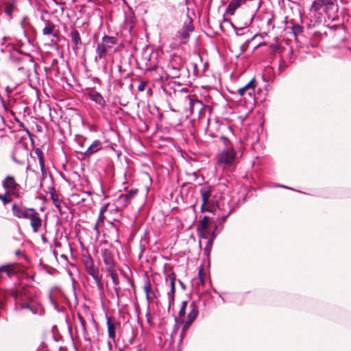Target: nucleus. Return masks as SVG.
Listing matches in <instances>:
<instances>
[{"label":"nucleus","mask_w":351,"mask_h":351,"mask_svg":"<svg viewBox=\"0 0 351 351\" xmlns=\"http://www.w3.org/2000/svg\"><path fill=\"white\" fill-rule=\"evenodd\" d=\"M10 294L14 298L16 311H21L27 309L32 314L40 313V307L27 295L25 291L19 292L13 288L10 290Z\"/></svg>","instance_id":"1"},{"label":"nucleus","mask_w":351,"mask_h":351,"mask_svg":"<svg viewBox=\"0 0 351 351\" xmlns=\"http://www.w3.org/2000/svg\"><path fill=\"white\" fill-rule=\"evenodd\" d=\"M213 188L209 185H204L199 189L202 198L201 213L209 212L215 214L219 210V204L215 195L212 194Z\"/></svg>","instance_id":"2"},{"label":"nucleus","mask_w":351,"mask_h":351,"mask_svg":"<svg viewBox=\"0 0 351 351\" xmlns=\"http://www.w3.org/2000/svg\"><path fill=\"white\" fill-rule=\"evenodd\" d=\"M315 12L322 10L329 19H334L338 11L337 0H315L311 6Z\"/></svg>","instance_id":"3"},{"label":"nucleus","mask_w":351,"mask_h":351,"mask_svg":"<svg viewBox=\"0 0 351 351\" xmlns=\"http://www.w3.org/2000/svg\"><path fill=\"white\" fill-rule=\"evenodd\" d=\"M212 221V218L204 216L199 221L197 227V231L202 238L207 239L208 241H213L215 239L217 232H219L218 227L214 225L213 227H209V224Z\"/></svg>","instance_id":"4"},{"label":"nucleus","mask_w":351,"mask_h":351,"mask_svg":"<svg viewBox=\"0 0 351 351\" xmlns=\"http://www.w3.org/2000/svg\"><path fill=\"white\" fill-rule=\"evenodd\" d=\"M237 152L234 148L223 149L217 156V165L223 169L234 165Z\"/></svg>","instance_id":"5"},{"label":"nucleus","mask_w":351,"mask_h":351,"mask_svg":"<svg viewBox=\"0 0 351 351\" xmlns=\"http://www.w3.org/2000/svg\"><path fill=\"white\" fill-rule=\"evenodd\" d=\"M83 262L86 272L90 275L98 286L101 285V275L99 269L95 267L93 259L90 256H84Z\"/></svg>","instance_id":"6"},{"label":"nucleus","mask_w":351,"mask_h":351,"mask_svg":"<svg viewBox=\"0 0 351 351\" xmlns=\"http://www.w3.org/2000/svg\"><path fill=\"white\" fill-rule=\"evenodd\" d=\"M2 186L6 191V194L16 195L21 189L19 184L11 176H7L2 181Z\"/></svg>","instance_id":"7"},{"label":"nucleus","mask_w":351,"mask_h":351,"mask_svg":"<svg viewBox=\"0 0 351 351\" xmlns=\"http://www.w3.org/2000/svg\"><path fill=\"white\" fill-rule=\"evenodd\" d=\"M244 8L241 10L252 21L261 7L260 0H246Z\"/></svg>","instance_id":"8"},{"label":"nucleus","mask_w":351,"mask_h":351,"mask_svg":"<svg viewBox=\"0 0 351 351\" xmlns=\"http://www.w3.org/2000/svg\"><path fill=\"white\" fill-rule=\"evenodd\" d=\"M25 219H28L30 222L31 227L34 232H38L42 227L43 220L40 213L34 208L29 210Z\"/></svg>","instance_id":"9"},{"label":"nucleus","mask_w":351,"mask_h":351,"mask_svg":"<svg viewBox=\"0 0 351 351\" xmlns=\"http://www.w3.org/2000/svg\"><path fill=\"white\" fill-rule=\"evenodd\" d=\"M198 313L199 311L197 305L195 304V302H192L190 304V312L187 315V319L184 323L182 327V335L186 332V330L189 328L192 323L195 321L198 315Z\"/></svg>","instance_id":"10"},{"label":"nucleus","mask_w":351,"mask_h":351,"mask_svg":"<svg viewBox=\"0 0 351 351\" xmlns=\"http://www.w3.org/2000/svg\"><path fill=\"white\" fill-rule=\"evenodd\" d=\"M193 30L194 27L191 21H189L188 23H185L182 29L180 32H178L177 34V37L178 39L180 40V43H186L190 37V34Z\"/></svg>","instance_id":"11"},{"label":"nucleus","mask_w":351,"mask_h":351,"mask_svg":"<svg viewBox=\"0 0 351 351\" xmlns=\"http://www.w3.org/2000/svg\"><path fill=\"white\" fill-rule=\"evenodd\" d=\"M102 256L107 271L110 274L112 277L114 278L115 272L114 262L110 252L108 250H105L102 252Z\"/></svg>","instance_id":"12"},{"label":"nucleus","mask_w":351,"mask_h":351,"mask_svg":"<svg viewBox=\"0 0 351 351\" xmlns=\"http://www.w3.org/2000/svg\"><path fill=\"white\" fill-rule=\"evenodd\" d=\"M27 156V150L23 146L16 147L12 154V160L18 164H23Z\"/></svg>","instance_id":"13"},{"label":"nucleus","mask_w":351,"mask_h":351,"mask_svg":"<svg viewBox=\"0 0 351 351\" xmlns=\"http://www.w3.org/2000/svg\"><path fill=\"white\" fill-rule=\"evenodd\" d=\"M246 0H231L225 10V14L233 16L238 9H243Z\"/></svg>","instance_id":"14"},{"label":"nucleus","mask_w":351,"mask_h":351,"mask_svg":"<svg viewBox=\"0 0 351 351\" xmlns=\"http://www.w3.org/2000/svg\"><path fill=\"white\" fill-rule=\"evenodd\" d=\"M31 208H27L21 204H14L12 206L13 215L19 219H25Z\"/></svg>","instance_id":"15"},{"label":"nucleus","mask_w":351,"mask_h":351,"mask_svg":"<svg viewBox=\"0 0 351 351\" xmlns=\"http://www.w3.org/2000/svg\"><path fill=\"white\" fill-rule=\"evenodd\" d=\"M188 97L189 99L190 114H200L204 108V105L202 101L197 99V98H193L190 95L188 96Z\"/></svg>","instance_id":"16"},{"label":"nucleus","mask_w":351,"mask_h":351,"mask_svg":"<svg viewBox=\"0 0 351 351\" xmlns=\"http://www.w3.org/2000/svg\"><path fill=\"white\" fill-rule=\"evenodd\" d=\"M255 79H252L247 84L244 86L238 89V93L241 96H243L245 94L248 95L250 97H252L255 93L256 87Z\"/></svg>","instance_id":"17"},{"label":"nucleus","mask_w":351,"mask_h":351,"mask_svg":"<svg viewBox=\"0 0 351 351\" xmlns=\"http://www.w3.org/2000/svg\"><path fill=\"white\" fill-rule=\"evenodd\" d=\"M231 210H229V211L226 214H221L220 213V208L219 207V210L217 212L215 213V214H213L215 217H212V222L214 223V225H216L218 227L219 232H217V234L220 232L221 230V228L219 227L228 218L229 215L230 214Z\"/></svg>","instance_id":"18"},{"label":"nucleus","mask_w":351,"mask_h":351,"mask_svg":"<svg viewBox=\"0 0 351 351\" xmlns=\"http://www.w3.org/2000/svg\"><path fill=\"white\" fill-rule=\"evenodd\" d=\"M19 271L18 267L14 264H8L0 267V279L2 278V274L5 273L8 277H11Z\"/></svg>","instance_id":"19"},{"label":"nucleus","mask_w":351,"mask_h":351,"mask_svg":"<svg viewBox=\"0 0 351 351\" xmlns=\"http://www.w3.org/2000/svg\"><path fill=\"white\" fill-rule=\"evenodd\" d=\"M102 143L99 140L94 141L91 145L86 149L84 152V155L86 157L90 158L93 154L97 153L98 151L101 149Z\"/></svg>","instance_id":"20"},{"label":"nucleus","mask_w":351,"mask_h":351,"mask_svg":"<svg viewBox=\"0 0 351 351\" xmlns=\"http://www.w3.org/2000/svg\"><path fill=\"white\" fill-rule=\"evenodd\" d=\"M88 96L92 101H95L100 108L106 106V101L99 93L90 91L88 93Z\"/></svg>","instance_id":"21"},{"label":"nucleus","mask_w":351,"mask_h":351,"mask_svg":"<svg viewBox=\"0 0 351 351\" xmlns=\"http://www.w3.org/2000/svg\"><path fill=\"white\" fill-rule=\"evenodd\" d=\"M108 49L112 47L113 45L117 44V39L114 36L105 35L102 37L101 42Z\"/></svg>","instance_id":"22"},{"label":"nucleus","mask_w":351,"mask_h":351,"mask_svg":"<svg viewBox=\"0 0 351 351\" xmlns=\"http://www.w3.org/2000/svg\"><path fill=\"white\" fill-rule=\"evenodd\" d=\"M108 49L106 48V47L101 43H99L97 45V48L95 50L96 56L95 58V61H97V60H101L104 58L108 51Z\"/></svg>","instance_id":"23"},{"label":"nucleus","mask_w":351,"mask_h":351,"mask_svg":"<svg viewBox=\"0 0 351 351\" xmlns=\"http://www.w3.org/2000/svg\"><path fill=\"white\" fill-rule=\"evenodd\" d=\"M138 192L137 189H132L128 193L125 194H121L119 196V200L123 201L124 206H126L130 201V199L133 197Z\"/></svg>","instance_id":"24"},{"label":"nucleus","mask_w":351,"mask_h":351,"mask_svg":"<svg viewBox=\"0 0 351 351\" xmlns=\"http://www.w3.org/2000/svg\"><path fill=\"white\" fill-rule=\"evenodd\" d=\"M71 39L72 43L74 45L73 46L74 48L77 49L82 45V40L80 38V33L77 30L73 29L71 32Z\"/></svg>","instance_id":"25"},{"label":"nucleus","mask_w":351,"mask_h":351,"mask_svg":"<svg viewBox=\"0 0 351 351\" xmlns=\"http://www.w3.org/2000/svg\"><path fill=\"white\" fill-rule=\"evenodd\" d=\"M107 325H108V334L109 338L114 341L115 339V325L111 321V318L108 317L107 319Z\"/></svg>","instance_id":"26"},{"label":"nucleus","mask_w":351,"mask_h":351,"mask_svg":"<svg viewBox=\"0 0 351 351\" xmlns=\"http://www.w3.org/2000/svg\"><path fill=\"white\" fill-rule=\"evenodd\" d=\"M54 29L55 25L53 23L48 20L45 21V27L43 29V34L44 35H52Z\"/></svg>","instance_id":"27"},{"label":"nucleus","mask_w":351,"mask_h":351,"mask_svg":"<svg viewBox=\"0 0 351 351\" xmlns=\"http://www.w3.org/2000/svg\"><path fill=\"white\" fill-rule=\"evenodd\" d=\"M10 44V38L5 36H0V49L3 51Z\"/></svg>","instance_id":"28"},{"label":"nucleus","mask_w":351,"mask_h":351,"mask_svg":"<svg viewBox=\"0 0 351 351\" xmlns=\"http://www.w3.org/2000/svg\"><path fill=\"white\" fill-rule=\"evenodd\" d=\"M25 56L21 53H19L18 51H15L10 54V60L13 62H21L24 60Z\"/></svg>","instance_id":"29"},{"label":"nucleus","mask_w":351,"mask_h":351,"mask_svg":"<svg viewBox=\"0 0 351 351\" xmlns=\"http://www.w3.org/2000/svg\"><path fill=\"white\" fill-rule=\"evenodd\" d=\"M14 10V6L13 3L8 2L5 5L4 12L9 17H12Z\"/></svg>","instance_id":"30"},{"label":"nucleus","mask_w":351,"mask_h":351,"mask_svg":"<svg viewBox=\"0 0 351 351\" xmlns=\"http://www.w3.org/2000/svg\"><path fill=\"white\" fill-rule=\"evenodd\" d=\"M144 291L146 293L147 300L149 301L152 299V295H154V293L152 291L151 285L149 282H147L145 285Z\"/></svg>","instance_id":"31"},{"label":"nucleus","mask_w":351,"mask_h":351,"mask_svg":"<svg viewBox=\"0 0 351 351\" xmlns=\"http://www.w3.org/2000/svg\"><path fill=\"white\" fill-rule=\"evenodd\" d=\"M187 305H188V303L186 301H183L182 302L180 308L179 310L180 319H182L184 317V315L186 314V309Z\"/></svg>","instance_id":"32"},{"label":"nucleus","mask_w":351,"mask_h":351,"mask_svg":"<svg viewBox=\"0 0 351 351\" xmlns=\"http://www.w3.org/2000/svg\"><path fill=\"white\" fill-rule=\"evenodd\" d=\"M220 140L222 141L224 148L223 149H228V148H234L232 144L230 141V140L226 138L225 136H221L220 137Z\"/></svg>","instance_id":"33"},{"label":"nucleus","mask_w":351,"mask_h":351,"mask_svg":"<svg viewBox=\"0 0 351 351\" xmlns=\"http://www.w3.org/2000/svg\"><path fill=\"white\" fill-rule=\"evenodd\" d=\"M11 194H6V191L5 192V194H1L0 195V200L3 202V205H6L11 202L12 199L10 197Z\"/></svg>","instance_id":"34"},{"label":"nucleus","mask_w":351,"mask_h":351,"mask_svg":"<svg viewBox=\"0 0 351 351\" xmlns=\"http://www.w3.org/2000/svg\"><path fill=\"white\" fill-rule=\"evenodd\" d=\"M104 215H100V213L99 214L98 219L96 223L95 224L94 228L95 230H97L99 227L101 226V224L104 222Z\"/></svg>","instance_id":"35"},{"label":"nucleus","mask_w":351,"mask_h":351,"mask_svg":"<svg viewBox=\"0 0 351 351\" xmlns=\"http://www.w3.org/2000/svg\"><path fill=\"white\" fill-rule=\"evenodd\" d=\"M302 31V27L300 26L299 25H293V32L294 34H299Z\"/></svg>","instance_id":"36"},{"label":"nucleus","mask_w":351,"mask_h":351,"mask_svg":"<svg viewBox=\"0 0 351 351\" xmlns=\"http://www.w3.org/2000/svg\"><path fill=\"white\" fill-rule=\"evenodd\" d=\"M147 83L145 82H141L138 86V91H143L145 89Z\"/></svg>","instance_id":"37"},{"label":"nucleus","mask_w":351,"mask_h":351,"mask_svg":"<svg viewBox=\"0 0 351 351\" xmlns=\"http://www.w3.org/2000/svg\"><path fill=\"white\" fill-rule=\"evenodd\" d=\"M108 204H106L105 205H104L101 208H100V210H99V213H100V215H102L104 214V213L108 209Z\"/></svg>","instance_id":"38"},{"label":"nucleus","mask_w":351,"mask_h":351,"mask_svg":"<svg viewBox=\"0 0 351 351\" xmlns=\"http://www.w3.org/2000/svg\"><path fill=\"white\" fill-rule=\"evenodd\" d=\"M172 71H173V73H172V75H173V77H177L179 76V71L176 68V67H172L171 68Z\"/></svg>","instance_id":"39"},{"label":"nucleus","mask_w":351,"mask_h":351,"mask_svg":"<svg viewBox=\"0 0 351 351\" xmlns=\"http://www.w3.org/2000/svg\"><path fill=\"white\" fill-rule=\"evenodd\" d=\"M38 161H39V165H40V169H45V167L44 157H40V160H38Z\"/></svg>","instance_id":"40"},{"label":"nucleus","mask_w":351,"mask_h":351,"mask_svg":"<svg viewBox=\"0 0 351 351\" xmlns=\"http://www.w3.org/2000/svg\"><path fill=\"white\" fill-rule=\"evenodd\" d=\"M35 153L37 155L38 160H40V157H43V153L40 149H36Z\"/></svg>","instance_id":"41"},{"label":"nucleus","mask_w":351,"mask_h":351,"mask_svg":"<svg viewBox=\"0 0 351 351\" xmlns=\"http://www.w3.org/2000/svg\"><path fill=\"white\" fill-rule=\"evenodd\" d=\"M40 171H41V173H42V177H41V181H42L47 176V170L45 168L41 169Z\"/></svg>","instance_id":"42"},{"label":"nucleus","mask_w":351,"mask_h":351,"mask_svg":"<svg viewBox=\"0 0 351 351\" xmlns=\"http://www.w3.org/2000/svg\"><path fill=\"white\" fill-rule=\"evenodd\" d=\"M170 286L172 289H175V278H170Z\"/></svg>","instance_id":"43"},{"label":"nucleus","mask_w":351,"mask_h":351,"mask_svg":"<svg viewBox=\"0 0 351 351\" xmlns=\"http://www.w3.org/2000/svg\"><path fill=\"white\" fill-rule=\"evenodd\" d=\"M53 202H54V204H55V206L57 208H58L59 211L61 212V208H60V204L58 203V200L57 199H53Z\"/></svg>","instance_id":"44"},{"label":"nucleus","mask_w":351,"mask_h":351,"mask_svg":"<svg viewBox=\"0 0 351 351\" xmlns=\"http://www.w3.org/2000/svg\"><path fill=\"white\" fill-rule=\"evenodd\" d=\"M174 293H175V289H172V288H171V291L168 293V295L169 297H171L173 299Z\"/></svg>","instance_id":"45"},{"label":"nucleus","mask_w":351,"mask_h":351,"mask_svg":"<svg viewBox=\"0 0 351 351\" xmlns=\"http://www.w3.org/2000/svg\"><path fill=\"white\" fill-rule=\"evenodd\" d=\"M211 246H212V243H208L206 247L204 250L205 252H206L207 250H209V249L211 247Z\"/></svg>","instance_id":"46"},{"label":"nucleus","mask_w":351,"mask_h":351,"mask_svg":"<svg viewBox=\"0 0 351 351\" xmlns=\"http://www.w3.org/2000/svg\"><path fill=\"white\" fill-rule=\"evenodd\" d=\"M5 90L8 94H10L12 91V88H11L10 86H7Z\"/></svg>","instance_id":"47"},{"label":"nucleus","mask_w":351,"mask_h":351,"mask_svg":"<svg viewBox=\"0 0 351 351\" xmlns=\"http://www.w3.org/2000/svg\"><path fill=\"white\" fill-rule=\"evenodd\" d=\"M49 299H50V301H51V304L55 306V308H57V306H56V304L55 302L53 301V300L51 296L49 297Z\"/></svg>","instance_id":"48"},{"label":"nucleus","mask_w":351,"mask_h":351,"mask_svg":"<svg viewBox=\"0 0 351 351\" xmlns=\"http://www.w3.org/2000/svg\"><path fill=\"white\" fill-rule=\"evenodd\" d=\"M21 251H19V250L16 251V255H19V254H21Z\"/></svg>","instance_id":"49"},{"label":"nucleus","mask_w":351,"mask_h":351,"mask_svg":"<svg viewBox=\"0 0 351 351\" xmlns=\"http://www.w3.org/2000/svg\"><path fill=\"white\" fill-rule=\"evenodd\" d=\"M122 66L121 65H119V72H121Z\"/></svg>","instance_id":"50"},{"label":"nucleus","mask_w":351,"mask_h":351,"mask_svg":"<svg viewBox=\"0 0 351 351\" xmlns=\"http://www.w3.org/2000/svg\"><path fill=\"white\" fill-rule=\"evenodd\" d=\"M23 69V66H19V67L18 68V69H19V70H21V69Z\"/></svg>","instance_id":"51"},{"label":"nucleus","mask_w":351,"mask_h":351,"mask_svg":"<svg viewBox=\"0 0 351 351\" xmlns=\"http://www.w3.org/2000/svg\"><path fill=\"white\" fill-rule=\"evenodd\" d=\"M42 239H43V241H45V239L44 237H42Z\"/></svg>","instance_id":"52"}]
</instances>
